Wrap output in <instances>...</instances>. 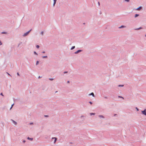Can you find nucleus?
<instances>
[{
  "label": "nucleus",
  "mask_w": 146,
  "mask_h": 146,
  "mask_svg": "<svg viewBox=\"0 0 146 146\" xmlns=\"http://www.w3.org/2000/svg\"><path fill=\"white\" fill-rule=\"evenodd\" d=\"M142 113L144 115H146V109L141 111Z\"/></svg>",
  "instance_id": "f257e3e1"
},
{
  "label": "nucleus",
  "mask_w": 146,
  "mask_h": 146,
  "mask_svg": "<svg viewBox=\"0 0 146 146\" xmlns=\"http://www.w3.org/2000/svg\"><path fill=\"white\" fill-rule=\"evenodd\" d=\"M31 31V30H30V31H28V32H27L26 33H25L23 35V36H27L29 33Z\"/></svg>",
  "instance_id": "f03ea898"
},
{
  "label": "nucleus",
  "mask_w": 146,
  "mask_h": 146,
  "mask_svg": "<svg viewBox=\"0 0 146 146\" xmlns=\"http://www.w3.org/2000/svg\"><path fill=\"white\" fill-rule=\"evenodd\" d=\"M54 139V143H55L57 139H56V138L55 137H53L52 138V139Z\"/></svg>",
  "instance_id": "7ed1b4c3"
},
{
  "label": "nucleus",
  "mask_w": 146,
  "mask_h": 146,
  "mask_svg": "<svg viewBox=\"0 0 146 146\" xmlns=\"http://www.w3.org/2000/svg\"><path fill=\"white\" fill-rule=\"evenodd\" d=\"M81 51V50H78V51H77L75 52V53L76 54H77L79 52H80Z\"/></svg>",
  "instance_id": "20e7f679"
},
{
  "label": "nucleus",
  "mask_w": 146,
  "mask_h": 146,
  "mask_svg": "<svg viewBox=\"0 0 146 146\" xmlns=\"http://www.w3.org/2000/svg\"><path fill=\"white\" fill-rule=\"evenodd\" d=\"M27 139H29L31 141H32L33 140V138H29V137H28L27 138Z\"/></svg>",
  "instance_id": "39448f33"
},
{
  "label": "nucleus",
  "mask_w": 146,
  "mask_h": 146,
  "mask_svg": "<svg viewBox=\"0 0 146 146\" xmlns=\"http://www.w3.org/2000/svg\"><path fill=\"white\" fill-rule=\"evenodd\" d=\"M89 95H92L93 96H94V94L92 92V93H91L90 94H89Z\"/></svg>",
  "instance_id": "423d86ee"
},
{
  "label": "nucleus",
  "mask_w": 146,
  "mask_h": 146,
  "mask_svg": "<svg viewBox=\"0 0 146 146\" xmlns=\"http://www.w3.org/2000/svg\"><path fill=\"white\" fill-rule=\"evenodd\" d=\"M56 0H54V4H53L54 6L55 4V3H56Z\"/></svg>",
  "instance_id": "0eeeda50"
},
{
  "label": "nucleus",
  "mask_w": 146,
  "mask_h": 146,
  "mask_svg": "<svg viewBox=\"0 0 146 146\" xmlns=\"http://www.w3.org/2000/svg\"><path fill=\"white\" fill-rule=\"evenodd\" d=\"M141 8V7H139L137 9V10H140Z\"/></svg>",
  "instance_id": "6e6552de"
},
{
  "label": "nucleus",
  "mask_w": 146,
  "mask_h": 146,
  "mask_svg": "<svg viewBox=\"0 0 146 146\" xmlns=\"http://www.w3.org/2000/svg\"><path fill=\"white\" fill-rule=\"evenodd\" d=\"M99 117H100V118H104V117L102 115H100L99 116Z\"/></svg>",
  "instance_id": "1a4fd4ad"
},
{
  "label": "nucleus",
  "mask_w": 146,
  "mask_h": 146,
  "mask_svg": "<svg viewBox=\"0 0 146 146\" xmlns=\"http://www.w3.org/2000/svg\"><path fill=\"white\" fill-rule=\"evenodd\" d=\"M139 15L137 14H136L135 15V17H137V16H138Z\"/></svg>",
  "instance_id": "9d476101"
},
{
  "label": "nucleus",
  "mask_w": 146,
  "mask_h": 146,
  "mask_svg": "<svg viewBox=\"0 0 146 146\" xmlns=\"http://www.w3.org/2000/svg\"><path fill=\"white\" fill-rule=\"evenodd\" d=\"M75 48V46H73L71 48V50H72Z\"/></svg>",
  "instance_id": "9b49d317"
},
{
  "label": "nucleus",
  "mask_w": 146,
  "mask_h": 146,
  "mask_svg": "<svg viewBox=\"0 0 146 146\" xmlns=\"http://www.w3.org/2000/svg\"><path fill=\"white\" fill-rule=\"evenodd\" d=\"M125 27L124 26H121L120 27H119V28H123V27Z\"/></svg>",
  "instance_id": "f8f14e48"
},
{
  "label": "nucleus",
  "mask_w": 146,
  "mask_h": 146,
  "mask_svg": "<svg viewBox=\"0 0 146 146\" xmlns=\"http://www.w3.org/2000/svg\"><path fill=\"white\" fill-rule=\"evenodd\" d=\"M47 56H42V58H47Z\"/></svg>",
  "instance_id": "ddd939ff"
},
{
  "label": "nucleus",
  "mask_w": 146,
  "mask_h": 146,
  "mask_svg": "<svg viewBox=\"0 0 146 146\" xmlns=\"http://www.w3.org/2000/svg\"><path fill=\"white\" fill-rule=\"evenodd\" d=\"M36 47L37 48H39V45H36Z\"/></svg>",
  "instance_id": "4468645a"
},
{
  "label": "nucleus",
  "mask_w": 146,
  "mask_h": 146,
  "mask_svg": "<svg viewBox=\"0 0 146 146\" xmlns=\"http://www.w3.org/2000/svg\"><path fill=\"white\" fill-rule=\"evenodd\" d=\"M13 122L15 125L17 124V123L15 121H13Z\"/></svg>",
  "instance_id": "2eb2a0df"
},
{
  "label": "nucleus",
  "mask_w": 146,
  "mask_h": 146,
  "mask_svg": "<svg viewBox=\"0 0 146 146\" xmlns=\"http://www.w3.org/2000/svg\"><path fill=\"white\" fill-rule=\"evenodd\" d=\"M39 64V62L38 61H37L36 62V65H37L38 64Z\"/></svg>",
  "instance_id": "dca6fc26"
},
{
  "label": "nucleus",
  "mask_w": 146,
  "mask_h": 146,
  "mask_svg": "<svg viewBox=\"0 0 146 146\" xmlns=\"http://www.w3.org/2000/svg\"><path fill=\"white\" fill-rule=\"evenodd\" d=\"M94 113H90V115H94Z\"/></svg>",
  "instance_id": "f3484780"
},
{
  "label": "nucleus",
  "mask_w": 146,
  "mask_h": 146,
  "mask_svg": "<svg viewBox=\"0 0 146 146\" xmlns=\"http://www.w3.org/2000/svg\"><path fill=\"white\" fill-rule=\"evenodd\" d=\"M49 79L51 80H53V78H49Z\"/></svg>",
  "instance_id": "a211bd4d"
},
{
  "label": "nucleus",
  "mask_w": 146,
  "mask_h": 146,
  "mask_svg": "<svg viewBox=\"0 0 146 146\" xmlns=\"http://www.w3.org/2000/svg\"><path fill=\"white\" fill-rule=\"evenodd\" d=\"M34 53L35 54H36V55L37 54V53L35 52H34Z\"/></svg>",
  "instance_id": "6ab92c4d"
},
{
  "label": "nucleus",
  "mask_w": 146,
  "mask_h": 146,
  "mask_svg": "<svg viewBox=\"0 0 146 146\" xmlns=\"http://www.w3.org/2000/svg\"><path fill=\"white\" fill-rule=\"evenodd\" d=\"M123 85H119V86H123Z\"/></svg>",
  "instance_id": "aec40b11"
},
{
  "label": "nucleus",
  "mask_w": 146,
  "mask_h": 146,
  "mask_svg": "<svg viewBox=\"0 0 146 146\" xmlns=\"http://www.w3.org/2000/svg\"><path fill=\"white\" fill-rule=\"evenodd\" d=\"M13 104H12V106H11V108H10V109H11V108H12V107H13Z\"/></svg>",
  "instance_id": "412c9836"
},
{
  "label": "nucleus",
  "mask_w": 146,
  "mask_h": 146,
  "mask_svg": "<svg viewBox=\"0 0 146 146\" xmlns=\"http://www.w3.org/2000/svg\"><path fill=\"white\" fill-rule=\"evenodd\" d=\"M119 98H122L123 99V97H121V96H119Z\"/></svg>",
  "instance_id": "4be33fe9"
},
{
  "label": "nucleus",
  "mask_w": 146,
  "mask_h": 146,
  "mask_svg": "<svg viewBox=\"0 0 146 146\" xmlns=\"http://www.w3.org/2000/svg\"><path fill=\"white\" fill-rule=\"evenodd\" d=\"M129 0H125V1H127V2H129Z\"/></svg>",
  "instance_id": "5701e85b"
},
{
  "label": "nucleus",
  "mask_w": 146,
  "mask_h": 146,
  "mask_svg": "<svg viewBox=\"0 0 146 146\" xmlns=\"http://www.w3.org/2000/svg\"><path fill=\"white\" fill-rule=\"evenodd\" d=\"M89 103L91 104H92V103L91 102H90Z\"/></svg>",
  "instance_id": "b1692460"
},
{
  "label": "nucleus",
  "mask_w": 146,
  "mask_h": 146,
  "mask_svg": "<svg viewBox=\"0 0 146 146\" xmlns=\"http://www.w3.org/2000/svg\"><path fill=\"white\" fill-rule=\"evenodd\" d=\"M2 44V43L0 41V45Z\"/></svg>",
  "instance_id": "393cba45"
},
{
  "label": "nucleus",
  "mask_w": 146,
  "mask_h": 146,
  "mask_svg": "<svg viewBox=\"0 0 146 146\" xmlns=\"http://www.w3.org/2000/svg\"><path fill=\"white\" fill-rule=\"evenodd\" d=\"M0 94H1V95L2 96H3V94H2V93H1Z\"/></svg>",
  "instance_id": "a878e982"
},
{
  "label": "nucleus",
  "mask_w": 146,
  "mask_h": 146,
  "mask_svg": "<svg viewBox=\"0 0 146 146\" xmlns=\"http://www.w3.org/2000/svg\"><path fill=\"white\" fill-rule=\"evenodd\" d=\"M17 75L18 76H19V73H18V72L17 73Z\"/></svg>",
  "instance_id": "bb28decb"
},
{
  "label": "nucleus",
  "mask_w": 146,
  "mask_h": 146,
  "mask_svg": "<svg viewBox=\"0 0 146 146\" xmlns=\"http://www.w3.org/2000/svg\"><path fill=\"white\" fill-rule=\"evenodd\" d=\"M98 4L99 5V6H100V3L99 2H98Z\"/></svg>",
  "instance_id": "cd10ccee"
},
{
  "label": "nucleus",
  "mask_w": 146,
  "mask_h": 146,
  "mask_svg": "<svg viewBox=\"0 0 146 146\" xmlns=\"http://www.w3.org/2000/svg\"><path fill=\"white\" fill-rule=\"evenodd\" d=\"M7 74L9 76H11L8 73H7Z\"/></svg>",
  "instance_id": "c85d7f7f"
},
{
  "label": "nucleus",
  "mask_w": 146,
  "mask_h": 146,
  "mask_svg": "<svg viewBox=\"0 0 146 146\" xmlns=\"http://www.w3.org/2000/svg\"><path fill=\"white\" fill-rule=\"evenodd\" d=\"M136 109H137V111H138L139 110L137 108H136Z\"/></svg>",
  "instance_id": "c756f323"
},
{
  "label": "nucleus",
  "mask_w": 146,
  "mask_h": 146,
  "mask_svg": "<svg viewBox=\"0 0 146 146\" xmlns=\"http://www.w3.org/2000/svg\"><path fill=\"white\" fill-rule=\"evenodd\" d=\"M67 83H69V82H69V81H67Z\"/></svg>",
  "instance_id": "7c9ffc66"
},
{
  "label": "nucleus",
  "mask_w": 146,
  "mask_h": 146,
  "mask_svg": "<svg viewBox=\"0 0 146 146\" xmlns=\"http://www.w3.org/2000/svg\"><path fill=\"white\" fill-rule=\"evenodd\" d=\"M67 72H64V73H66Z\"/></svg>",
  "instance_id": "2f4dec72"
},
{
  "label": "nucleus",
  "mask_w": 146,
  "mask_h": 146,
  "mask_svg": "<svg viewBox=\"0 0 146 146\" xmlns=\"http://www.w3.org/2000/svg\"><path fill=\"white\" fill-rule=\"evenodd\" d=\"M45 117H48V115H45Z\"/></svg>",
  "instance_id": "473e14b6"
},
{
  "label": "nucleus",
  "mask_w": 146,
  "mask_h": 146,
  "mask_svg": "<svg viewBox=\"0 0 146 146\" xmlns=\"http://www.w3.org/2000/svg\"><path fill=\"white\" fill-rule=\"evenodd\" d=\"M42 53H45V52L44 51H43L42 52Z\"/></svg>",
  "instance_id": "72a5a7b5"
},
{
  "label": "nucleus",
  "mask_w": 146,
  "mask_h": 146,
  "mask_svg": "<svg viewBox=\"0 0 146 146\" xmlns=\"http://www.w3.org/2000/svg\"><path fill=\"white\" fill-rule=\"evenodd\" d=\"M33 124V123H30V124Z\"/></svg>",
  "instance_id": "f704fd0d"
},
{
  "label": "nucleus",
  "mask_w": 146,
  "mask_h": 146,
  "mask_svg": "<svg viewBox=\"0 0 146 146\" xmlns=\"http://www.w3.org/2000/svg\"><path fill=\"white\" fill-rule=\"evenodd\" d=\"M139 29H137V30H139Z\"/></svg>",
  "instance_id": "c9c22d12"
},
{
  "label": "nucleus",
  "mask_w": 146,
  "mask_h": 146,
  "mask_svg": "<svg viewBox=\"0 0 146 146\" xmlns=\"http://www.w3.org/2000/svg\"><path fill=\"white\" fill-rule=\"evenodd\" d=\"M40 78V77L39 76V78Z\"/></svg>",
  "instance_id": "e433bc0d"
},
{
  "label": "nucleus",
  "mask_w": 146,
  "mask_h": 146,
  "mask_svg": "<svg viewBox=\"0 0 146 146\" xmlns=\"http://www.w3.org/2000/svg\"><path fill=\"white\" fill-rule=\"evenodd\" d=\"M145 36H146V35H145Z\"/></svg>",
  "instance_id": "4c0bfd02"
}]
</instances>
